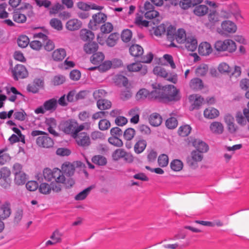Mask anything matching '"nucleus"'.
<instances>
[{"label":"nucleus","instance_id":"1","mask_svg":"<svg viewBox=\"0 0 249 249\" xmlns=\"http://www.w3.org/2000/svg\"><path fill=\"white\" fill-rule=\"evenodd\" d=\"M157 100L161 103H167L177 102L181 98L179 89L174 85L162 86L157 85Z\"/></svg>","mask_w":249,"mask_h":249},{"label":"nucleus","instance_id":"2","mask_svg":"<svg viewBox=\"0 0 249 249\" xmlns=\"http://www.w3.org/2000/svg\"><path fill=\"white\" fill-rule=\"evenodd\" d=\"M31 136L35 137L39 135L36 140V144L39 147L49 148L53 146L54 142L53 140L49 137L47 133L41 130H34L31 132Z\"/></svg>","mask_w":249,"mask_h":249},{"label":"nucleus","instance_id":"3","mask_svg":"<svg viewBox=\"0 0 249 249\" xmlns=\"http://www.w3.org/2000/svg\"><path fill=\"white\" fill-rule=\"evenodd\" d=\"M237 29V26L234 22L225 20L221 22L220 28H217V32L221 36H227L235 33Z\"/></svg>","mask_w":249,"mask_h":249},{"label":"nucleus","instance_id":"4","mask_svg":"<svg viewBox=\"0 0 249 249\" xmlns=\"http://www.w3.org/2000/svg\"><path fill=\"white\" fill-rule=\"evenodd\" d=\"M78 123L73 119L62 120L60 123L58 127L60 130L66 134H71L72 137L74 135V129Z\"/></svg>","mask_w":249,"mask_h":249},{"label":"nucleus","instance_id":"5","mask_svg":"<svg viewBox=\"0 0 249 249\" xmlns=\"http://www.w3.org/2000/svg\"><path fill=\"white\" fill-rule=\"evenodd\" d=\"M57 107V101L53 98L46 101L42 106H40L35 110L36 114H44L46 111L51 112L54 111Z\"/></svg>","mask_w":249,"mask_h":249},{"label":"nucleus","instance_id":"6","mask_svg":"<svg viewBox=\"0 0 249 249\" xmlns=\"http://www.w3.org/2000/svg\"><path fill=\"white\" fill-rule=\"evenodd\" d=\"M220 16L215 10L210 11L208 15V21L205 23V27L208 29L213 30L216 26L219 24Z\"/></svg>","mask_w":249,"mask_h":249},{"label":"nucleus","instance_id":"7","mask_svg":"<svg viewBox=\"0 0 249 249\" xmlns=\"http://www.w3.org/2000/svg\"><path fill=\"white\" fill-rule=\"evenodd\" d=\"M107 19V15L102 12L94 14L92 16V19L90 20L88 27L89 29L95 30L98 29L99 25L104 23Z\"/></svg>","mask_w":249,"mask_h":249},{"label":"nucleus","instance_id":"8","mask_svg":"<svg viewBox=\"0 0 249 249\" xmlns=\"http://www.w3.org/2000/svg\"><path fill=\"white\" fill-rule=\"evenodd\" d=\"M153 90L149 92L145 89L139 90L137 92L136 96L139 99H144L147 98L150 100H157V85H152Z\"/></svg>","mask_w":249,"mask_h":249},{"label":"nucleus","instance_id":"9","mask_svg":"<svg viewBox=\"0 0 249 249\" xmlns=\"http://www.w3.org/2000/svg\"><path fill=\"white\" fill-rule=\"evenodd\" d=\"M13 76L15 80H18L19 78H26L28 75V71L26 67L21 64H17L12 71Z\"/></svg>","mask_w":249,"mask_h":249},{"label":"nucleus","instance_id":"10","mask_svg":"<svg viewBox=\"0 0 249 249\" xmlns=\"http://www.w3.org/2000/svg\"><path fill=\"white\" fill-rule=\"evenodd\" d=\"M77 144L83 147H89L91 143L89 135L86 132H81L77 135H73Z\"/></svg>","mask_w":249,"mask_h":249},{"label":"nucleus","instance_id":"11","mask_svg":"<svg viewBox=\"0 0 249 249\" xmlns=\"http://www.w3.org/2000/svg\"><path fill=\"white\" fill-rule=\"evenodd\" d=\"M203 155L197 150H194L191 153V156L188 157L186 159L187 164L191 167L197 166V162L202 160Z\"/></svg>","mask_w":249,"mask_h":249},{"label":"nucleus","instance_id":"12","mask_svg":"<svg viewBox=\"0 0 249 249\" xmlns=\"http://www.w3.org/2000/svg\"><path fill=\"white\" fill-rule=\"evenodd\" d=\"M188 143L192 144L197 151L201 153L206 152L209 149L208 145L205 142L192 137L189 138Z\"/></svg>","mask_w":249,"mask_h":249},{"label":"nucleus","instance_id":"13","mask_svg":"<svg viewBox=\"0 0 249 249\" xmlns=\"http://www.w3.org/2000/svg\"><path fill=\"white\" fill-rule=\"evenodd\" d=\"M2 172L3 177L1 178L2 179L0 182V185L5 189H9L10 188L12 183V180L10 178L11 171L8 168L3 167Z\"/></svg>","mask_w":249,"mask_h":249},{"label":"nucleus","instance_id":"14","mask_svg":"<svg viewBox=\"0 0 249 249\" xmlns=\"http://www.w3.org/2000/svg\"><path fill=\"white\" fill-rule=\"evenodd\" d=\"M135 141L136 143L134 146V152L137 154L142 153L146 147V141L142 136H138L135 138Z\"/></svg>","mask_w":249,"mask_h":249},{"label":"nucleus","instance_id":"15","mask_svg":"<svg viewBox=\"0 0 249 249\" xmlns=\"http://www.w3.org/2000/svg\"><path fill=\"white\" fill-rule=\"evenodd\" d=\"M189 100L190 102L194 103L190 107V110L192 111L194 109H198L204 102V98L197 94H192L189 96Z\"/></svg>","mask_w":249,"mask_h":249},{"label":"nucleus","instance_id":"16","mask_svg":"<svg viewBox=\"0 0 249 249\" xmlns=\"http://www.w3.org/2000/svg\"><path fill=\"white\" fill-rule=\"evenodd\" d=\"M129 71L136 72L139 71L142 75H144L147 72V67L142 65L141 62H135L130 64L127 66Z\"/></svg>","mask_w":249,"mask_h":249},{"label":"nucleus","instance_id":"17","mask_svg":"<svg viewBox=\"0 0 249 249\" xmlns=\"http://www.w3.org/2000/svg\"><path fill=\"white\" fill-rule=\"evenodd\" d=\"M10 203L8 201L5 202L0 207V219H5L10 215L11 210Z\"/></svg>","mask_w":249,"mask_h":249},{"label":"nucleus","instance_id":"18","mask_svg":"<svg viewBox=\"0 0 249 249\" xmlns=\"http://www.w3.org/2000/svg\"><path fill=\"white\" fill-rule=\"evenodd\" d=\"M211 44L207 42H202L198 46V53L201 55L206 56L212 52Z\"/></svg>","mask_w":249,"mask_h":249},{"label":"nucleus","instance_id":"19","mask_svg":"<svg viewBox=\"0 0 249 249\" xmlns=\"http://www.w3.org/2000/svg\"><path fill=\"white\" fill-rule=\"evenodd\" d=\"M227 9L235 18H243L241 14V10L237 3L233 2L229 4L227 6Z\"/></svg>","mask_w":249,"mask_h":249},{"label":"nucleus","instance_id":"20","mask_svg":"<svg viewBox=\"0 0 249 249\" xmlns=\"http://www.w3.org/2000/svg\"><path fill=\"white\" fill-rule=\"evenodd\" d=\"M129 52L130 54L135 57L137 60L141 57V55L143 54V50L140 45L133 44L130 47Z\"/></svg>","mask_w":249,"mask_h":249},{"label":"nucleus","instance_id":"21","mask_svg":"<svg viewBox=\"0 0 249 249\" xmlns=\"http://www.w3.org/2000/svg\"><path fill=\"white\" fill-rule=\"evenodd\" d=\"M81 39L85 42H91L94 38V33L87 29H82L80 32Z\"/></svg>","mask_w":249,"mask_h":249},{"label":"nucleus","instance_id":"22","mask_svg":"<svg viewBox=\"0 0 249 249\" xmlns=\"http://www.w3.org/2000/svg\"><path fill=\"white\" fill-rule=\"evenodd\" d=\"M61 170L63 174L68 177L72 176L75 172V167L73 164L68 161L65 162L61 166Z\"/></svg>","mask_w":249,"mask_h":249},{"label":"nucleus","instance_id":"23","mask_svg":"<svg viewBox=\"0 0 249 249\" xmlns=\"http://www.w3.org/2000/svg\"><path fill=\"white\" fill-rule=\"evenodd\" d=\"M210 129L213 133L219 135L223 133L224 127L221 122L215 121L211 124Z\"/></svg>","mask_w":249,"mask_h":249},{"label":"nucleus","instance_id":"24","mask_svg":"<svg viewBox=\"0 0 249 249\" xmlns=\"http://www.w3.org/2000/svg\"><path fill=\"white\" fill-rule=\"evenodd\" d=\"M200 3H199V4ZM198 3L192 5V6H196L193 12L195 15L198 17H202L208 13L209 8L206 5H197ZM192 7V6H191Z\"/></svg>","mask_w":249,"mask_h":249},{"label":"nucleus","instance_id":"25","mask_svg":"<svg viewBox=\"0 0 249 249\" xmlns=\"http://www.w3.org/2000/svg\"><path fill=\"white\" fill-rule=\"evenodd\" d=\"M185 46L189 51H195L197 47V41L196 38L193 37H188L185 41Z\"/></svg>","mask_w":249,"mask_h":249},{"label":"nucleus","instance_id":"26","mask_svg":"<svg viewBox=\"0 0 249 249\" xmlns=\"http://www.w3.org/2000/svg\"><path fill=\"white\" fill-rule=\"evenodd\" d=\"M82 22L77 19H71L67 21L66 26L70 31L77 30L81 28Z\"/></svg>","mask_w":249,"mask_h":249},{"label":"nucleus","instance_id":"27","mask_svg":"<svg viewBox=\"0 0 249 249\" xmlns=\"http://www.w3.org/2000/svg\"><path fill=\"white\" fill-rule=\"evenodd\" d=\"M162 119L161 116L157 113L151 114L149 118L150 124L154 126H158L162 123Z\"/></svg>","mask_w":249,"mask_h":249},{"label":"nucleus","instance_id":"28","mask_svg":"<svg viewBox=\"0 0 249 249\" xmlns=\"http://www.w3.org/2000/svg\"><path fill=\"white\" fill-rule=\"evenodd\" d=\"M219 115V111L213 107H209L204 111V116L206 118L213 119Z\"/></svg>","mask_w":249,"mask_h":249},{"label":"nucleus","instance_id":"29","mask_svg":"<svg viewBox=\"0 0 249 249\" xmlns=\"http://www.w3.org/2000/svg\"><path fill=\"white\" fill-rule=\"evenodd\" d=\"M66 56V52L65 49L62 48L55 50L52 54V57L55 61H62Z\"/></svg>","mask_w":249,"mask_h":249},{"label":"nucleus","instance_id":"30","mask_svg":"<svg viewBox=\"0 0 249 249\" xmlns=\"http://www.w3.org/2000/svg\"><path fill=\"white\" fill-rule=\"evenodd\" d=\"M98 49V45L95 42H89L85 44L84 50L87 53L91 54L95 53Z\"/></svg>","mask_w":249,"mask_h":249},{"label":"nucleus","instance_id":"31","mask_svg":"<svg viewBox=\"0 0 249 249\" xmlns=\"http://www.w3.org/2000/svg\"><path fill=\"white\" fill-rule=\"evenodd\" d=\"M236 49L237 46L234 41L231 39H225V52L232 53Z\"/></svg>","mask_w":249,"mask_h":249},{"label":"nucleus","instance_id":"32","mask_svg":"<svg viewBox=\"0 0 249 249\" xmlns=\"http://www.w3.org/2000/svg\"><path fill=\"white\" fill-rule=\"evenodd\" d=\"M203 0H180L179 5L184 10L188 9L191 6L201 3Z\"/></svg>","mask_w":249,"mask_h":249},{"label":"nucleus","instance_id":"33","mask_svg":"<svg viewBox=\"0 0 249 249\" xmlns=\"http://www.w3.org/2000/svg\"><path fill=\"white\" fill-rule=\"evenodd\" d=\"M187 38L185 30L182 28L178 29L175 36V39L177 42L180 44L184 43Z\"/></svg>","mask_w":249,"mask_h":249},{"label":"nucleus","instance_id":"34","mask_svg":"<svg viewBox=\"0 0 249 249\" xmlns=\"http://www.w3.org/2000/svg\"><path fill=\"white\" fill-rule=\"evenodd\" d=\"M18 10V9H17L15 10L13 13V19L14 21L18 23L25 22L27 19L26 16L23 14L20 13Z\"/></svg>","mask_w":249,"mask_h":249},{"label":"nucleus","instance_id":"35","mask_svg":"<svg viewBox=\"0 0 249 249\" xmlns=\"http://www.w3.org/2000/svg\"><path fill=\"white\" fill-rule=\"evenodd\" d=\"M53 178L57 182H64L65 181V177L62 170L57 168L53 169Z\"/></svg>","mask_w":249,"mask_h":249},{"label":"nucleus","instance_id":"36","mask_svg":"<svg viewBox=\"0 0 249 249\" xmlns=\"http://www.w3.org/2000/svg\"><path fill=\"white\" fill-rule=\"evenodd\" d=\"M111 105V102L106 99H99L97 101V106L101 110L109 109Z\"/></svg>","mask_w":249,"mask_h":249},{"label":"nucleus","instance_id":"37","mask_svg":"<svg viewBox=\"0 0 249 249\" xmlns=\"http://www.w3.org/2000/svg\"><path fill=\"white\" fill-rule=\"evenodd\" d=\"M95 187L94 185H91L84 189L75 196L74 198L76 200H82L85 199L89 194L91 190Z\"/></svg>","mask_w":249,"mask_h":249},{"label":"nucleus","instance_id":"38","mask_svg":"<svg viewBox=\"0 0 249 249\" xmlns=\"http://www.w3.org/2000/svg\"><path fill=\"white\" fill-rule=\"evenodd\" d=\"M104 57V55L102 53H94L90 57V61L92 64L98 65L103 61Z\"/></svg>","mask_w":249,"mask_h":249},{"label":"nucleus","instance_id":"39","mask_svg":"<svg viewBox=\"0 0 249 249\" xmlns=\"http://www.w3.org/2000/svg\"><path fill=\"white\" fill-rule=\"evenodd\" d=\"M190 86L194 90L201 89L203 88L202 81L198 78H194L191 80Z\"/></svg>","mask_w":249,"mask_h":249},{"label":"nucleus","instance_id":"40","mask_svg":"<svg viewBox=\"0 0 249 249\" xmlns=\"http://www.w3.org/2000/svg\"><path fill=\"white\" fill-rule=\"evenodd\" d=\"M119 38V34L117 33L111 34L107 40V44L108 46H114Z\"/></svg>","mask_w":249,"mask_h":249},{"label":"nucleus","instance_id":"41","mask_svg":"<svg viewBox=\"0 0 249 249\" xmlns=\"http://www.w3.org/2000/svg\"><path fill=\"white\" fill-rule=\"evenodd\" d=\"M192 130L191 127L188 124L180 126L178 129V134L181 137H186L189 135Z\"/></svg>","mask_w":249,"mask_h":249},{"label":"nucleus","instance_id":"42","mask_svg":"<svg viewBox=\"0 0 249 249\" xmlns=\"http://www.w3.org/2000/svg\"><path fill=\"white\" fill-rule=\"evenodd\" d=\"M27 175L24 172L20 173L15 176V183L18 185L24 184L27 181Z\"/></svg>","mask_w":249,"mask_h":249},{"label":"nucleus","instance_id":"43","mask_svg":"<svg viewBox=\"0 0 249 249\" xmlns=\"http://www.w3.org/2000/svg\"><path fill=\"white\" fill-rule=\"evenodd\" d=\"M218 70L221 73L226 74L230 75V74L231 73L232 68H231L226 63L223 62L219 65Z\"/></svg>","mask_w":249,"mask_h":249},{"label":"nucleus","instance_id":"44","mask_svg":"<svg viewBox=\"0 0 249 249\" xmlns=\"http://www.w3.org/2000/svg\"><path fill=\"white\" fill-rule=\"evenodd\" d=\"M93 163L100 166L105 165L107 163V159L102 155H96L91 160Z\"/></svg>","mask_w":249,"mask_h":249},{"label":"nucleus","instance_id":"45","mask_svg":"<svg viewBox=\"0 0 249 249\" xmlns=\"http://www.w3.org/2000/svg\"><path fill=\"white\" fill-rule=\"evenodd\" d=\"M123 134L125 140L131 141L134 138L136 134V131L134 128L129 127L126 129Z\"/></svg>","mask_w":249,"mask_h":249},{"label":"nucleus","instance_id":"46","mask_svg":"<svg viewBox=\"0 0 249 249\" xmlns=\"http://www.w3.org/2000/svg\"><path fill=\"white\" fill-rule=\"evenodd\" d=\"M183 166L182 162L178 159L173 160L170 163V167L172 170L174 171H180Z\"/></svg>","mask_w":249,"mask_h":249},{"label":"nucleus","instance_id":"47","mask_svg":"<svg viewBox=\"0 0 249 249\" xmlns=\"http://www.w3.org/2000/svg\"><path fill=\"white\" fill-rule=\"evenodd\" d=\"M235 119L237 123L240 125L244 126L246 124L247 120L243 112L237 111L235 114Z\"/></svg>","mask_w":249,"mask_h":249},{"label":"nucleus","instance_id":"48","mask_svg":"<svg viewBox=\"0 0 249 249\" xmlns=\"http://www.w3.org/2000/svg\"><path fill=\"white\" fill-rule=\"evenodd\" d=\"M108 142L111 145L121 147L123 146V142L121 139L118 137L111 136L108 139Z\"/></svg>","mask_w":249,"mask_h":249},{"label":"nucleus","instance_id":"49","mask_svg":"<svg viewBox=\"0 0 249 249\" xmlns=\"http://www.w3.org/2000/svg\"><path fill=\"white\" fill-rule=\"evenodd\" d=\"M19 47L24 48L28 46L29 43V39L27 36L22 35L19 36L17 40Z\"/></svg>","mask_w":249,"mask_h":249},{"label":"nucleus","instance_id":"50","mask_svg":"<svg viewBox=\"0 0 249 249\" xmlns=\"http://www.w3.org/2000/svg\"><path fill=\"white\" fill-rule=\"evenodd\" d=\"M214 48L215 50L219 52H225V39L222 40H219L216 41L214 44Z\"/></svg>","mask_w":249,"mask_h":249},{"label":"nucleus","instance_id":"51","mask_svg":"<svg viewBox=\"0 0 249 249\" xmlns=\"http://www.w3.org/2000/svg\"><path fill=\"white\" fill-rule=\"evenodd\" d=\"M110 122L106 119H101L98 123L99 129L102 131L107 130L110 128Z\"/></svg>","mask_w":249,"mask_h":249},{"label":"nucleus","instance_id":"52","mask_svg":"<svg viewBox=\"0 0 249 249\" xmlns=\"http://www.w3.org/2000/svg\"><path fill=\"white\" fill-rule=\"evenodd\" d=\"M176 28L172 25L169 26L167 28L166 36L168 40L173 41L176 35Z\"/></svg>","mask_w":249,"mask_h":249},{"label":"nucleus","instance_id":"53","mask_svg":"<svg viewBox=\"0 0 249 249\" xmlns=\"http://www.w3.org/2000/svg\"><path fill=\"white\" fill-rule=\"evenodd\" d=\"M153 72L155 74L164 78H167L168 74L166 70L160 66H156L153 69Z\"/></svg>","mask_w":249,"mask_h":249},{"label":"nucleus","instance_id":"54","mask_svg":"<svg viewBox=\"0 0 249 249\" xmlns=\"http://www.w3.org/2000/svg\"><path fill=\"white\" fill-rule=\"evenodd\" d=\"M178 120L175 117H170L165 122L166 127L170 129L175 128L178 125Z\"/></svg>","mask_w":249,"mask_h":249},{"label":"nucleus","instance_id":"55","mask_svg":"<svg viewBox=\"0 0 249 249\" xmlns=\"http://www.w3.org/2000/svg\"><path fill=\"white\" fill-rule=\"evenodd\" d=\"M38 190L40 193L43 194H49L51 193V184L47 183H42L38 186Z\"/></svg>","mask_w":249,"mask_h":249},{"label":"nucleus","instance_id":"56","mask_svg":"<svg viewBox=\"0 0 249 249\" xmlns=\"http://www.w3.org/2000/svg\"><path fill=\"white\" fill-rule=\"evenodd\" d=\"M50 24L53 28L58 31H60L62 29L63 26L62 22L57 18H53L51 19Z\"/></svg>","mask_w":249,"mask_h":249},{"label":"nucleus","instance_id":"57","mask_svg":"<svg viewBox=\"0 0 249 249\" xmlns=\"http://www.w3.org/2000/svg\"><path fill=\"white\" fill-rule=\"evenodd\" d=\"M153 59V54L152 53L150 52L146 55H141L139 59L136 60L137 62L144 63H149Z\"/></svg>","mask_w":249,"mask_h":249},{"label":"nucleus","instance_id":"58","mask_svg":"<svg viewBox=\"0 0 249 249\" xmlns=\"http://www.w3.org/2000/svg\"><path fill=\"white\" fill-rule=\"evenodd\" d=\"M242 73V69L241 67L235 65L233 69H232L231 73L230 74V78L235 77L239 78L241 76Z\"/></svg>","mask_w":249,"mask_h":249},{"label":"nucleus","instance_id":"59","mask_svg":"<svg viewBox=\"0 0 249 249\" xmlns=\"http://www.w3.org/2000/svg\"><path fill=\"white\" fill-rule=\"evenodd\" d=\"M158 164L160 166L166 167L168 164V157L166 154L160 155L158 160Z\"/></svg>","mask_w":249,"mask_h":249},{"label":"nucleus","instance_id":"60","mask_svg":"<svg viewBox=\"0 0 249 249\" xmlns=\"http://www.w3.org/2000/svg\"><path fill=\"white\" fill-rule=\"evenodd\" d=\"M132 37V32L129 29L124 30L121 34V38L124 42H129Z\"/></svg>","mask_w":249,"mask_h":249},{"label":"nucleus","instance_id":"61","mask_svg":"<svg viewBox=\"0 0 249 249\" xmlns=\"http://www.w3.org/2000/svg\"><path fill=\"white\" fill-rule=\"evenodd\" d=\"M125 150L124 149H117L115 150L112 154V159L115 161H117L123 158Z\"/></svg>","mask_w":249,"mask_h":249},{"label":"nucleus","instance_id":"62","mask_svg":"<svg viewBox=\"0 0 249 249\" xmlns=\"http://www.w3.org/2000/svg\"><path fill=\"white\" fill-rule=\"evenodd\" d=\"M113 27L110 22H107L100 27V30L102 34H109L113 30Z\"/></svg>","mask_w":249,"mask_h":249},{"label":"nucleus","instance_id":"63","mask_svg":"<svg viewBox=\"0 0 249 249\" xmlns=\"http://www.w3.org/2000/svg\"><path fill=\"white\" fill-rule=\"evenodd\" d=\"M90 137L91 139L94 141L104 140L105 139V135L104 134L99 131H95L91 133Z\"/></svg>","mask_w":249,"mask_h":249},{"label":"nucleus","instance_id":"64","mask_svg":"<svg viewBox=\"0 0 249 249\" xmlns=\"http://www.w3.org/2000/svg\"><path fill=\"white\" fill-rule=\"evenodd\" d=\"M208 72V66L206 65H200L196 70V73L198 76H204Z\"/></svg>","mask_w":249,"mask_h":249}]
</instances>
